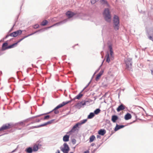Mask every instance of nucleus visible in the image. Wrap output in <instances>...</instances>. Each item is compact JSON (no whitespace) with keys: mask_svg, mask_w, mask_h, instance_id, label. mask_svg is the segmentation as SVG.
<instances>
[{"mask_svg":"<svg viewBox=\"0 0 153 153\" xmlns=\"http://www.w3.org/2000/svg\"><path fill=\"white\" fill-rule=\"evenodd\" d=\"M13 126L10 124L7 123L3 125L0 128V131H3L12 128Z\"/></svg>","mask_w":153,"mask_h":153,"instance_id":"nucleus-5","label":"nucleus"},{"mask_svg":"<svg viewBox=\"0 0 153 153\" xmlns=\"http://www.w3.org/2000/svg\"><path fill=\"white\" fill-rule=\"evenodd\" d=\"M131 117V116L129 113H127L125 116V119L126 120H127L130 119Z\"/></svg>","mask_w":153,"mask_h":153,"instance_id":"nucleus-16","label":"nucleus"},{"mask_svg":"<svg viewBox=\"0 0 153 153\" xmlns=\"http://www.w3.org/2000/svg\"><path fill=\"white\" fill-rule=\"evenodd\" d=\"M126 67L128 68H131L132 66V64L131 62L129 60H126L125 62Z\"/></svg>","mask_w":153,"mask_h":153,"instance_id":"nucleus-12","label":"nucleus"},{"mask_svg":"<svg viewBox=\"0 0 153 153\" xmlns=\"http://www.w3.org/2000/svg\"><path fill=\"white\" fill-rule=\"evenodd\" d=\"M101 2L102 4H106L107 7H108L109 6L108 4L107 3V2L105 0H101Z\"/></svg>","mask_w":153,"mask_h":153,"instance_id":"nucleus-24","label":"nucleus"},{"mask_svg":"<svg viewBox=\"0 0 153 153\" xmlns=\"http://www.w3.org/2000/svg\"><path fill=\"white\" fill-rule=\"evenodd\" d=\"M8 43L7 42H5L2 45V49L3 50H5L7 49H5V48H7L8 47Z\"/></svg>","mask_w":153,"mask_h":153,"instance_id":"nucleus-20","label":"nucleus"},{"mask_svg":"<svg viewBox=\"0 0 153 153\" xmlns=\"http://www.w3.org/2000/svg\"><path fill=\"white\" fill-rule=\"evenodd\" d=\"M21 125H23L24 123L23 122H22V123H21Z\"/></svg>","mask_w":153,"mask_h":153,"instance_id":"nucleus-44","label":"nucleus"},{"mask_svg":"<svg viewBox=\"0 0 153 153\" xmlns=\"http://www.w3.org/2000/svg\"><path fill=\"white\" fill-rule=\"evenodd\" d=\"M39 27V25L38 24H36L33 26V27L34 28H37Z\"/></svg>","mask_w":153,"mask_h":153,"instance_id":"nucleus-29","label":"nucleus"},{"mask_svg":"<svg viewBox=\"0 0 153 153\" xmlns=\"http://www.w3.org/2000/svg\"><path fill=\"white\" fill-rule=\"evenodd\" d=\"M87 119H84L76 124L74 126L71 130L70 132H74L76 130H78L77 128H79V126H81L82 125L85 123L87 121Z\"/></svg>","mask_w":153,"mask_h":153,"instance_id":"nucleus-3","label":"nucleus"},{"mask_svg":"<svg viewBox=\"0 0 153 153\" xmlns=\"http://www.w3.org/2000/svg\"><path fill=\"white\" fill-rule=\"evenodd\" d=\"M67 153V152H66V153Z\"/></svg>","mask_w":153,"mask_h":153,"instance_id":"nucleus-47","label":"nucleus"},{"mask_svg":"<svg viewBox=\"0 0 153 153\" xmlns=\"http://www.w3.org/2000/svg\"><path fill=\"white\" fill-rule=\"evenodd\" d=\"M82 106V105L81 104H79L78 105V102L76 105V106L78 108Z\"/></svg>","mask_w":153,"mask_h":153,"instance_id":"nucleus-31","label":"nucleus"},{"mask_svg":"<svg viewBox=\"0 0 153 153\" xmlns=\"http://www.w3.org/2000/svg\"><path fill=\"white\" fill-rule=\"evenodd\" d=\"M95 145V144L94 143H92L91 144V146H93Z\"/></svg>","mask_w":153,"mask_h":153,"instance_id":"nucleus-41","label":"nucleus"},{"mask_svg":"<svg viewBox=\"0 0 153 153\" xmlns=\"http://www.w3.org/2000/svg\"><path fill=\"white\" fill-rule=\"evenodd\" d=\"M50 117V116L49 115H47L44 117V119L45 120L46 119H48Z\"/></svg>","mask_w":153,"mask_h":153,"instance_id":"nucleus-32","label":"nucleus"},{"mask_svg":"<svg viewBox=\"0 0 153 153\" xmlns=\"http://www.w3.org/2000/svg\"><path fill=\"white\" fill-rule=\"evenodd\" d=\"M33 33H32L31 34H30V35H28V36H25L23 38H22V39H19V40L18 41V42L16 43H14L10 45V46H8V47H7V48H5V49H10V48H13V47H14V46L16 45L17 44L20 42V41H22L23 39H25V38L26 37L29 36H30L32 34H33Z\"/></svg>","mask_w":153,"mask_h":153,"instance_id":"nucleus-8","label":"nucleus"},{"mask_svg":"<svg viewBox=\"0 0 153 153\" xmlns=\"http://www.w3.org/2000/svg\"><path fill=\"white\" fill-rule=\"evenodd\" d=\"M149 38L150 39L152 40L153 41V38L152 36H150L149 37Z\"/></svg>","mask_w":153,"mask_h":153,"instance_id":"nucleus-36","label":"nucleus"},{"mask_svg":"<svg viewBox=\"0 0 153 153\" xmlns=\"http://www.w3.org/2000/svg\"><path fill=\"white\" fill-rule=\"evenodd\" d=\"M76 140L75 139H73L72 140V142L73 144H75L76 143Z\"/></svg>","mask_w":153,"mask_h":153,"instance_id":"nucleus-30","label":"nucleus"},{"mask_svg":"<svg viewBox=\"0 0 153 153\" xmlns=\"http://www.w3.org/2000/svg\"><path fill=\"white\" fill-rule=\"evenodd\" d=\"M125 108V106L123 104H121L117 108V110L118 112L124 110Z\"/></svg>","mask_w":153,"mask_h":153,"instance_id":"nucleus-10","label":"nucleus"},{"mask_svg":"<svg viewBox=\"0 0 153 153\" xmlns=\"http://www.w3.org/2000/svg\"><path fill=\"white\" fill-rule=\"evenodd\" d=\"M26 152L27 153H31L33 152V149L31 147H29L26 150Z\"/></svg>","mask_w":153,"mask_h":153,"instance_id":"nucleus-21","label":"nucleus"},{"mask_svg":"<svg viewBox=\"0 0 153 153\" xmlns=\"http://www.w3.org/2000/svg\"><path fill=\"white\" fill-rule=\"evenodd\" d=\"M66 15L69 18H71L76 15V13L71 11H68L66 13Z\"/></svg>","mask_w":153,"mask_h":153,"instance_id":"nucleus-9","label":"nucleus"},{"mask_svg":"<svg viewBox=\"0 0 153 153\" xmlns=\"http://www.w3.org/2000/svg\"><path fill=\"white\" fill-rule=\"evenodd\" d=\"M120 21L118 16L114 15L113 18V27L114 29L117 30L119 29Z\"/></svg>","mask_w":153,"mask_h":153,"instance_id":"nucleus-1","label":"nucleus"},{"mask_svg":"<svg viewBox=\"0 0 153 153\" xmlns=\"http://www.w3.org/2000/svg\"><path fill=\"white\" fill-rule=\"evenodd\" d=\"M58 24V23H56V24H55L53 25L52 26H51L50 27H49V28H51V27H52L53 26H54L55 25H57Z\"/></svg>","mask_w":153,"mask_h":153,"instance_id":"nucleus-37","label":"nucleus"},{"mask_svg":"<svg viewBox=\"0 0 153 153\" xmlns=\"http://www.w3.org/2000/svg\"><path fill=\"white\" fill-rule=\"evenodd\" d=\"M100 111V109L98 108L97 109L94 111V113L96 114H98Z\"/></svg>","mask_w":153,"mask_h":153,"instance_id":"nucleus-26","label":"nucleus"},{"mask_svg":"<svg viewBox=\"0 0 153 153\" xmlns=\"http://www.w3.org/2000/svg\"><path fill=\"white\" fill-rule=\"evenodd\" d=\"M81 104L82 106L84 105H86V102L84 101H82L80 102H78V105Z\"/></svg>","mask_w":153,"mask_h":153,"instance_id":"nucleus-27","label":"nucleus"},{"mask_svg":"<svg viewBox=\"0 0 153 153\" xmlns=\"http://www.w3.org/2000/svg\"><path fill=\"white\" fill-rule=\"evenodd\" d=\"M48 21L46 20H43L41 24V25L42 26H45L48 23Z\"/></svg>","mask_w":153,"mask_h":153,"instance_id":"nucleus-22","label":"nucleus"},{"mask_svg":"<svg viewBox=\"0 0 153 153\" xmlns=\"http://www.w3.org/2000/svg\"><path fill=\"white\" fill-rule=\"evenodd\" d=\"M103 15L106 21L108 22H111V16L108 8L105 9L103 13Z\"/></svg>","mask_w":153,"mask_h":153,"instance_id":"nucleus-2","label":"nucleus"},{"mask_svg":"<svg viewBox=\"0 0 153 153\" xmlns=\"http://www.w3.org/2000/svg\"><path fill=\"white\" fill-rule=\"evenodd\" d=\"M106 133V131L105 129H101L99 130L98 132V133L100 135H104Z\"/></svg>","mask_w":153,"mask_h":153,"instance_id":"nucleus-13","label":"nucleus"},{"mask_svg":"<svg viewBox=\"0 0 153 153\" xmlns=\"http://www.w3.org/2000/svg\"><path fill=\"white\" fill-rule=\"evenodd\" d=\"M40 121V120H36V122H39Z\"/></svg>","mask_w":153,"mask_h":153,"instance_id":"nucleus-42","label":"nucleus"},{"mask_svg":"<svg viewBox=\"0 0 153 153\" xmlns=\"http://www.w3.org/2000/svg\"><path fill=\"white\" fill-rule=\"evenodd\" d=\"M105 59H106V62L109 63L110 61V59L109 56V54L108 53L105 56Z\"/></svg>","mask_w":153,"mask_h":153,"instance_id":"nucleus-17","label":"nucleus"},{"mask_svg":"<svg viewBox=\"0 0 153 153\" xmlns=\"http://www.w3.org/2000/svg\"><path fill=\"white\" fill-rule=\"evenodd\" d=\"M64 147L61 149V150L64 153H68L69 150V148L68 145L66 143L63 144Z\"/></svg>","mask_w":153,"mask_h":153,"instance_id":"nucleus-6","label":"nucleus"},{"mask_svg":"<svg viewBox=\"0 0 153 153\" xmlns=\"http://www.w3.org/2000/svg\"><path fill=\"white\" fill-rule=\"evenodd\" d=\"M151 72L152 74L153 75V70H151Z\"/></svg>","mask_w":153,"mask_h":153,"instance_id":"nucleus-40","label":"nucleus"},{"mask_svg":"<svg viewBox=\"0 0 153 153\" xmlns=\"http://www.w3.org/2000/svg\"><path fill=\"white\" fill-rule=\"evenodd\" d=\"M94 114L93 113H91L88 116V119H91L94 117Z\"/></svg>","mask_w":153,"mask_h":153,"instance_id":"nucleus-23","label":"nucleus"},{"mask_svg":"<svg viewBox=\"0 0 153 153\" xmlns=\"http://www.w3.org/2000/svg\"><path fill=\"white\" fill-rule=\"evenodd\" d=\"M22 31L21 30H18L16 31L13 32L10 34V36L12 37H16L18 35H20L22 33Z\"/></svg>","mask_w":153,"mask_h":153,"instance_id":"nucleus-7","label":"nucleus"},{"mask_svg":"<svg viewBox=\"0 0 153 153\" xmlns=\"http://www.w3.org/2000/svg\"><path fill=\"white\" fill-rule=\"evenodd\" d=\"M37 128V127H36V126H34V127L33 126L32 127V128Z\"/></svg>","mask_w":153,"mask_h":153,"instance_id":"nucleus-43","label":"nucleus"},{"mask_svg":"<svg viewBox=\"0 0 153 153\" xmlns=\"http://www.w3.org/2000/svg\"><path fill=\"white\" fill-rule=\"evenodd\" d=\"M52 121H49L47 122V123L48 124H50L52 123Z\"/></svg>","mask_w":153,"mask_h":153,"instance_id":"nucleus-38","label":"nucleus"},{"mask_svg":"<svg viewBox=\"0 0 153 153\" xmlns=\"http://www.w3.org/2000/svg\"><path fill=\"white\" fill-rule=\"evenodd\" d=\"M103 73V71H101L97 75V76L95 78V80L96 81H98L99 79L100 78L101 76L102 75Z\"/></svg>","mask_w":153,"mask_h":153,"instance_id":"nucleus-11","label":"nucleus"},{"mask_svg":"<svg viewBox=\"0 0 153 153\" xmlns=\"http://www.w3.org/2000/svg\"><path fill=\"white\" fill-rule=\"evenodd\" d=\"M38 149L37 146H34L33 148V150L34 151H37Z\"/></svg>","mask_w":153,"mask_h":153,"instance_id":"nucleus-28","label":"nucleus"},{"mask_svg":"<svg viewBox=\"0 0 153 153\" xmlns=\"http://www.w3.org/2000/svg\"><path fill=\"white\" fill-rule=\"evenodd\" d=\"M69 101L63 102L61 104H60L57 105L54 109H53V111H54L55 114H57L59 113V111L57 110V109L62 108L65 105L69 103Z\"/></svg>","mask_w":153,"mask_h":153,"instance_id":"nucleus-4","label":"nucleus"},{"mask_svg":"<svg viewBox=\"0 0 153 153\" xmlns=\"http://www.w3.org/2000/svg\"><path fill=\"white\" fill-rule=\"evenodd\" d=\"M109 48L110 50V51H113L112 46L111 45H110L109 46Z\"/></svg>","mask_w":153,"mask_h":153,"instance_id":"nucleus-33","label":"nucleus"},{"mask_svg":"<svg viewBox=\"0 0 153 153\" xmlns=\"http://www.w3.org/2000/svg\"><path fill=\"white\" fill-rule=\"evenodd\" d=\"M70 153H74L72 152H71Z\"/></svg>","mask_w":153,"mask_h":153,"instance_id":"nucleus-46","label":"nucleus"},{"mask_svg":"<svg viewBox=\"0 0 153 153\" xmlns=\"http://www.w3.org/2000/svg\"><path fill=\"white\" fill-rule=\"evenodd\" d=\"M95 140V137L94 135H92L89 138V142L91 143Z\"/></svg>","mask_w":153,"mask_h":153,"instance_id":"nucleus-19","label":"nucleus"},{"mask_svg":"<svg viewBox=\"0 0 153 153\" xmlns=\"http://www.w3.org/2000/svg\"><path fill=\"white\" fill-rule=\"evenodd\" d=\"M89 152L88 151H87L83 153H89Z\"/></svg>","mask_w":153,"mask_h":153,"instance_id":"nucleus-39","label":"nucleus"},{"mask_svg":"<svg viewBox=\"0 0 153 153\" xmlns=\"http://www.w3.org/2000/svg\"><path fill=\"white\" fill-rule=\"evenodd\" d=\"M83 96V95L80 93L79 94L77 95L75 97V98L77 99H79L81 98Z\"/></svg>","mask_w":153,"mask_h":153,"instance_id":"nucleus-25","label":"nucleus"},{"mask_svg":"<svg viewBox=\"0 0 153 153\" xmlns=\"http://www.w3.org/2000/svg\"><path fill=\"white\" fill-rule=\"evenodd\" d=\"M118 119V117L117 116L115 115L112 116L111 120L113 122L115 123Z\"/></svg>","mask_w":153,"mask_h":153,"instance_id":"nucleus-15","label":"nucleus"},{"mask_svg":"<svg viewBox=\"0 0 153 153\" xmlns=\"http://www.w3.org/2000/svg\"><path fill=\"white\" fill-rule=\"evenodd\" d=\"M69 136L66 135H65L63 137V140L65 142H67L69 140Z\"/></svg>","mask_w":153,"mask_h":153,"instance_id":"nucleus-18","label":"nucleus"},{"mask_svg":"<svg viewBox=\"0 0 153 153\" xmlns=\"http://www.w3.org/2000/svg\"><path fill=\"white\" fill-rule=\"evenodd\" d=\"M58 153H60L59 151H58Z\"/></svg>","mask_w":153,"mask_h":153,"instance_id":"nucleus-45","label":"nucleus"},{"mask_svg":"<svg viewBox=\"0 0 153 153\" xmlns=\"http://www.w3.org/2000/svg\"><path fill=\"white\" fill-rule=\"evenodd\" d=\"M91 2L92 4H94L96 2L95 0H91Z\"/></svg>","mask_w":153,"mask_h":153,"instance_id":"nucleus-35","label":"nucleus"},{"mask_svg":"<svg viewBox=\"0 0 153 153\" xmlns=\"http://www.w3.org/2000/svg\"><path fill=\"white\" fill-rule=\"evenodd\" d=\"M110 54L111 56H112L113 55V51H110Z\"/></svg>","mask_w":153,"mask_h":153,"instance_id":"nucleus-34","label":"nucleus"},{"mask_svg":"<svg viewBox=\"0 0 153 153\" xmlns=\"http://www.w3.org/2000/svg\"><path fill=\"white\" fill-rule=\"evenodd\" d=\"M124 126L123 125H119L117 124L115 127V128L114 130L115 131H116L118 130L119 129L123 128Z\"/></svg>","mask_w":153,"mask_h":153,"instance_id":"nucleus-14","label":"nucleus"}]
</instances>
